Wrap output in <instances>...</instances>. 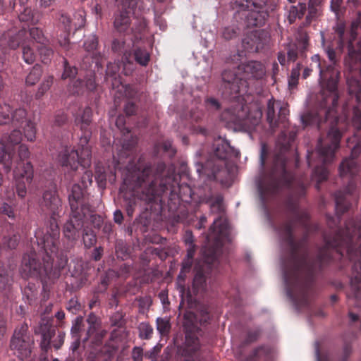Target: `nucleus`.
<instances>
[{
  "mask_svg": "<svg viewBox=\"0 0 361 361\" xmlns=\"http://www.w3.org/2000/svg\"><path fill=\"white\" fill-rule=\"evenodd\" d=\"M331 64H326L319 54L312 56L311 61L319 73V82L322 87L321 101L318 109L311 111L302 116V123L307 126L316 125L318 130L323 128L327 123L329 130L326 136L321 135L316 149L309 152L307 160L310 166L314 167L312 178L317 181L316 188H319V183L326 180L329 171L326 164L332 162L336 152L340 147V141L343 136V123L340 122L336 109L338 105V81L340 75L336 68V51L333 48L326 49Z\"/></svg>",
  "mask_w": 361,
  "mask_h": 361,
  "instance_id": "obj_1",
  "label": "nucleus"
},
{
  "mask_svg": "<svg viewBox=\"0 0 361 361\" xmlns=\"http://www.w3.org/2000/svg\"><path fill=\"white\" fill-rule=\"evenodd\" d=\"M41 209L50 215L49 226L35 231L31 239V248L24 254L20 273L24 278L40 279L42 284V300L49 296L51 284L59 278L61 271L67 262L65 252H59L60 229L58 219L61 216L63 206L55 189L46 190L39 202Z\"/></svg>",
  "mask_w": 361,
  "mask_h": 361,
  "instance_id": "obj_2",
  "label": "nucleus"
},
{
  "mask_svg": "<svg viewBox=\"0 0 361 361\" xmlns=\"http://www.w3.org/2000/svg\"><path fill=\"white\" fill-rule=\"evenodd\" d=\"M126 172L121 190L124 192L128 216H132L137 200L147 203L160 202L163 204L164 195L168 197V206L170 211L178 209L180 200H184L181 191L187 192L191 197V189L188 185H180L178 177L172 167L166 169L165 163L159 161L153 166L145 161L142 157L135 161L130 159L126 166Z\"/></svg>",
  "mask_w": 361,
  "mask_h": 361,
  "instance_id": "obj_3",
  "label": "nucleus"
},
{
  "mask_svg": "<svg viewBox=\"0 0 361 361\" xmlns=\"http://www.w3.org/2000/svg\"><path fill=\"white\" fill-rule=\"evenodd\" d=\"M202 201L209 204L212 213L219 214V216L214 221L207 235L208 240L214 238L215 245L205 247L203 251L204 264L196 268L192 282V288L195 294L213 290L216 286L220 271L218 255L223 245V240L228 234V222L223 217V196L221 194L205 195L202 197Z\"/></svg>",
  "mask_w": 361,
  "mask_h": 361,
  "instance_id": "obj_4",
  "label": "nucleus"
},
{
  "mask_svg": "<svg viewBox=\"0 0 361 361\" xmlns=\"http://www.w3.org/2000/svg\"><path fill=\"white\" fill-rule=\"evenodd\" d=\"M340 49L347 47L348 56L345 59V66L348 71L347 85L348 93L355 102H361V85L358 78H361V12L357 19L352 23L350 30L346 31L343 23H338L335 27Z\"/></svg>",
  "mask_w": 361,
  "mask_h": 361,
  "instance_id": "obj_5",
  "label": "nucleus"
},
{
  "mask_svg": "<svg viewBox=\"0 0 361 361\" xmlns=\"http://www.w3.org/2000/svg\"><path fill=\"white\" fill-rule=\"evenodd\" d=\"M68 202L71 208L69 219L63 227V236L71 243L77 241L82 230V237L85 248H90L97 243L95 233L89 228L84 227V219L91 212V207L84 200V190L78 184L72 186L68 195Z\"/></svg>",
  "mask_w": 361,
  "mask_h": 361,
  "instance_id": "obj_6",
  "label": "nucleus"
},
{
  "mask_svg": "<svg viewBox=\"0 0 361 361\" xmlns=\"http://www.w3.org/2000/svg\"><path fill=\"white\" fill-rule=\"evenodd\" d=\"M213 150L214 154L204 164H197L196 170L200 176H204L209 180H216L224 184L230 174L228 160L238 157L240 152L232 147L227 140L221 137L214 142Z\"/></svg>",
  "mask_w": 361,
  "mask_h": 361,
  "instance_id": "obj_7",
  "label": "nucleus"
},
{
  "mask_svg": "<svg viewBox=\"0 0 361 361\" xmlns=\"http://www.w3.org/2000/svg\"><path fill=\"white\" fill-rule=\"evenodd\" d=\"M30 151L26 145L18 146V153L15 154L12 149L6 150L0 148V164H2L6 173H8L13 164V176L16 183V193L20 198H24L27 195V187L33 179V166L30 161H25L30 157Z\"/></svg>",
  "mask_w": 361,
  "mask_h": 361,
  "instance_id": "obj_8",
  "label": "nucleus"
},
{
  "mask_svg": "<svg viewBox=\"0 0 361 361\" xmlns=\"http://www.w3.org/2000/svg\"><path fill=\"white\" fill-rule=\"evenodd\" d=\"M266 67L260 61H249L238 66L236 71L225 70L222 73L224 93L235 98L247 92V80H262L266 75Z\"/></svg>",
  "mask_w": 361,
  "mask_h": 361,
  "instance_id": "obj_9",
  "label": "nucleus"
},
{
  "mask_svg": "<svg viewBox=\"0 0 361 361\" xmlns=\"http://www.w3.org/2000/svg\"><path fill=\"white\" fill-rule=\"evenodd\" d=\"M210 314L207 307H202L198 314L191 311H186L183 315V328L185 334V341L179 353L185 359L183 361H199L197 355L200 344L197 334L200 331L197 324L204 325L210 320Z\"/></svg>",
  "mask_w": 361,
  "mask_h": 361,
  "instance_id": "obj_10",
  "label": "nucleus"
},
{
  "mask_svg": "<svg viewBox=\"0 0 361 361\" xmlns=\"http://www.w3.org/2000/svg\"><path fill=\"white\" fill-rule=\"evenodd\" d=\"M85 322L87 326L82 317H76L71 328V335L72 337H82V331H85L82 342L85 344L90 341L92 350H94L95 346L99 347L103 343L106 331L101 329L100 319L94 313H90Z\"/></svg>",
  "mask_w": 361,
  "mask_h": 361,
  "instance_id": "obj_11",
  "label": "nucleus"
},
{
  "mask_svg": "<svg viewBox=\"0 0 361 361\" xmlns=\"http://www.w3.org/2000/svg\"><path fill=\"white\" fill-rule=\"evenodd\" d=\"M78 145L80 152L75 147H71L69 142H62V149L58 155V161L61 166L76 171L80 166L85 169L90 165L92 153L88 143L82 146L80 140Z\"/></svg>",
  "mask_w": 361,
  "mask_h": 361,
  "instance_id": "obj_12",
  "label": "nucleus"
},
{
  "mask_svg": "<svg viewBox=\"0 0 361 361\" xmlns=\"http://www.w3.org/2000/svg\"><path fill=\"white\" fill-rule=\"evenodd\" d=\"M261 118L260 111H256L254 116L250 112L245 116L243 109L238 106L226 109L220 115V119L225 126L234 130H252L259 123Z\"/></svg>",
  "mask_w": 361,
  "mask_h": 361,
  "instance_id": "obj_13",
  "label": "nucleus"
},
{
  "mask_svg": "<svg viewBox=\"0 0 361 361\" xmlns=\"http://www.w3.org/2000/svg\"><path fill=\"white\" fill-rule=\"evenodd\" d=\"M116 3L114 28L120 33H126L131 23L130 14L136 15V9L141 12L145 10L143 0H116Z\"/></svg>",
  "mask_w": 361,
  "mask_h": 361,
  "instance_id": "obj_14",
  "label": "nucleus"
},
{
  "mask_svg": "<svg viewBox=\"0 0 361 361\" xmlns=\"http://www.w3.org/2000/svg\"><path fill=\"white\" fill-rule=\"evenodd\" d=\"M127 336L125 327L114 329L111 332L109 341L105 345L102 344L99 347L95 346L94 350H91L87 361H109Z\"/></svg>",
  "mask_w": 361,
  "mask_h": 361,
  "instance_id": "obj_15",
  "label": "nucleus"
},
{
  "mask_svg": "<svg viewBox=\"0 0 361 361\" xmlns=\"http://www.w3.org/2000/svg\"><path fill=\"white\" fill-rule=\"evenodd\" d=\"M53 321L52 318L44 317L35 328V333L42 336L40 347L45 353L51 348V343L56 350H59L64 343L65 333L58 331L56 336V326L53 324Z\"/></svg>",
  "mask_w": 361,
  "mask_h": 361,
  "instance_id": "obj_16",
  "label": "nucleus"
},
{
  "mask_svg": "<svg viewBox=\"0 0 361 361\" xmlns=\"http://www.w3.org/2000/svg\"><path fill=\"white\" fill-rule=\"evenodd\" d=\"M20 235L11 226V231L4 235L0 242V290L8 288L12 282L11 271L4 263L6 249H16L20 242Z\"/></svg>",
  "mask_w": 361,
  "mask_h": 361,
  "instance_id": "obj_17",
  "label": "nucleus"
},
{
  "mask_svg": "<svg viewBox=\"0 0 361 361\" xmlns=\"http://www.w3.org/2000/svg\"><path fill=\"white\" fill-rule=\"evenodd\" d=\"M34 339L28 333V326L23 324L17 328L10 341V349L20 360H23L30 356Z\"/></svg>",
  "mask_w": 361,
  "mask_h": 361,
  "instance_id": "obj_18",
  "label": "nucleus"
},
{
  "mask_svg": "<svg viewBox=\"0 0 361 361\" xmlns=\"http://www.w3.org/2000/svg\"><path fill=\"white\" fill-rule=\"evenodd\" d=\"M27 111L25 109L19 108L15 111L11 110V123L13 127L23 128L25 137L27 141L35 140L36 128L35 123L27 118Z\"/></svg>",
  "mask_w": 361,
  "mask_h": 361,
  "instance_id": "obj_19",
  "label": "nucleus"
},
{
  "mask_svg": "<svg viewBox=\"0 0 361 361\" xmlns=\"http://www.w3.org/2000/svg\"><path fill=\"white\" fill-rule=\"evenodd\" d=\"M126 118L123 116H118L116 120V126L123 135L124 138L122 143V149H121L119 156L121 158L129 157L133 156L135 152V147L137 143V138L130 133L129 128L126 126Z\"/></svg>",
  "mask_w": 361,
  "mask_h": 361,
  "instance_id": "obj_20",
  "label": "nucleus"
},
{
  "mask_svg": "<svg viewBox=\"0 0 361 361\" xmlns=\"http://www.w3.org/2000/svg\"><path fill=\"white\" fill-rule=\"evenodd\" d=\"M288 109L286 106H282L279 101L269 99L267 103V121L270 127L274 129L280 124L286 127Z\"/></svg>",
  "mask_w": 361,
  "mask_h": 361,
  "instance_id": "obj_21",
  "label": "nucleus"
},
{
  "mask_svg": "<svg viewBox=\"0 0 361 361\" xmlns=\"http://www.w3.org/2000/svg\"><path fill=\"white\" fill-rule=\"evenodd\" d=\"M25 34V30H20L14 35L8 34L7 45L11 49H16L21 46L24 61L27 64H32L35 61L36 54L30 47V42L24 39Z\"/></svg>",
  "mask_w": 361,
  "mask_h": 361,
  "instance_id": "obj_22",
  "label": "nucleus"
},
{
  "mask_svg": "<svg viewBox=\"0 0 361 361\" xmlns=\"http://www.w3.org/2000/svg\"><path fill=\"white\" fill-rule=\"evenodd\" d=\"M269 35L264 30H254L246 34L243 39L244 49L249 52H258L269 43Z\"/></svg>",
  "mask_w": 361,
  "mask_h": 361,
  "instance_id": "obj_23",
  "label": "nucleus"
},
{
  "mask_svg": "<svg viewBox=\"0 0 361 361\" xmlns=\"http://www.w3.org/2000/svg\"><path fill=\"white\" fill-rule=\"evenodd\" d=\"M309 46V37L307 35H300L295 42L286 45L288 61L295 62L299 58H305Z\"/></svg>",
  "mask_w": 361,
  "mask_h": 361,
  "instance_id": "obj_24",
  "label": "nucleus"
},
{
  "mask_svg": "<svg viewBox=\"0 0 361 361\" xmlns=\"http://www.w3.org/2000/svg\"><path fill=\"white\" fill-rule=\"evenodd\" d=\"M92 111L90 107H85L83 110L82 116L75 120L76 124L80 125L82 132L80 135V144L84 146L89 143L92 136V130L90 128L92 122Z\"/></svg>",
  "mask_w": 361,
  "mask_h": 361,
  "instance_id": "obj_25",
  "label": "nucleus"
},
{
  "mask_svg": "<svg viewBox=\"0 0 361 361\" xmlns=\"http://www.w3.org/2000/svg\"><path fill=\"white\" fill-rule=\"evenodd\" d=\"M267 0H235L232 6L238 11H259L266 9Z\"/></svg>",
  "mask_w": 361,
  "mask_h": 361,
  "instance_id": "obj_26",
  "label": "nucleus"
},
{
  "mask_svg": "<svg viewBox=\"0 0 361 361\" xmlns=\"http://www.w3.org/2000/svg\"><path fill=\"white\" fill-rule=\"evenodd\" d=\"M111 50L118 55H123V63H132L130 44H126L123 38L114 39L111 44Z\"/></svg>",
  "mask_w": 361,
  "mask_h": 361,
  "instance_id": "obj_27",
  "label": "nucleus"
},
{
  "mask_svg": "<svg viewBox=\"0 0 361 361\" xmlns=\"http://www.w3.org/2000/svg\"><path fill=\"white\" fill-rule=\"evenodd\" d=\"M248 13L246 16V20L248 26L252 27H261L265 23L266 20L269 16V13L267 10L259 11H247Z\"/></svg>",
  "mask_w": 361,
  "mask_h": 361,
  "instance_id": "obj_28",
  "label": "nucleus"
},
{
  "mask_svg": "<svg viewBox=\"0 0 361 361\" xmlns=\"http://www.w3.org/2000/svg\"><path fill=\"white\" fill-rule=\"evenodd\" d=\"M145 10L141 12L136 9V15H135L136 20L131 29L135 37L133 42L141 40L142 35L147 29V22L144 17H142V14L145 13Z\"/></svg>",
  "mask_w": 361,
  "mask_h": 361,
  "instance_id": "obj_29",
  "label": "nucleus"
},
{
  "mask_svg": "<svg viewBox=\"0 0 361 361\" xmlns=\"http://www.w3.org/2000/svg\"><path fill=\"white\" fill-rule=\"evenodd\" d=\"M3 180V176L0 173V186L1 185ZM15 197V193L13 190L11 191L6 190L5 193V198L9 202H3L0 204V214L7 216L8 218L13 219L15 218V213L13 210V205L11 204L13 203V200Z\"/></svg>",
  "mask_w": 361,
  "mask_h": 361,
  "instance_id": "obj_30",
  "label": "nucleus"
},
{
  "mask_svg": "<svg viewBox=\"0 0 361 361\" xmlns=\"http://www.w3.org/2000/svg\"><path fill=\"white\" fill-rule=\"evenodd\" d=\"M120 70L117 63H109L106 70L105 80L107 82H111L112 88L118 87L121 85V77L118 74Z\"/></svg>",
  "mask_w": 361,
  "mask_h": 361,
  "instance_id": "obj_31",
  "label": "nucleus"
},
{
  "mask_svg": "<svg viewBox=\"0 0 361 361\" xmlns=\"http://www.w3.org/2000/svg\"><path fill=\"white\" fill-rule=\"evenodd\" d=\"M22 141V133L18 129H14L10 135H4L1 138V142L5 144V146L2 147L3 149H6V150H10L12 149V151H15V147L20 144Z\"/></svg>",
  "mask_w": 361,
  "mask_h": 361,
  "instance_id": "obj_32",
  "label": "nucleus"
},
{
  "mask_svg": "<svg viewBox=\"0 0 361 361\" xmlns=\"http://www.w3.org/2000/svg\"><path fill=\"white\" fill-rule=\"evenodd\" d=\"M136 42H133V58L137 63L142 66H147L150 61V54L145 47L137 46Z\"/></svg>",
  "mask_w": 361,
  "mask_h": 361,
  "instance_id": "obj_33",
  "label": "nucleus"
},
{
  "mask_svg": "<svg viewBox=\"0 0 361 361\" xmlns=\"http://www.w3.org/2000/svg\"><path fill=\"white\" fill-rule=\"evenodd\" d=\"M18 18L21 22L36 25L39 20V15L37 13H35L31 8L26 7L23 8V11L20 12Z\"/></svg>",
  "mask_w": 361,
  "mask_h": 361,
  "instance_id": "obj_34",
  "label": "nucleus"
},
{
  "mask_svg": "<svg viewBox=\"0 0 361 361\" xmlns=\"http://www.w3.org/2000/svg\"><path fill=\"white\" fill-rule=\"evenodd\" d=\"M115 252L118 258L127 259L130 255V248L123 240H117L115 243Z\"/></svg>",
  "mask_w": 361,
  "mask_h": 361,
  "instance_id": "obj_35",
  "label": "nucleus"
},
{
  "mask_svg": "<svg viewBox=\"0 0 361 361\" xmlns=\"http://www.w3.org/2000/svg\"><path fill=\"white\" fill-rule=\"evenodd\" d=\"M274 353V348L272 346L262 345L254 350L252 357L267 360L272 358Z\"/></svg>",
  "mask_w": 361,
  "mask_h": 361,
  "instance_id": "obj_36",
  "label": "nucleus"
},
{
  "mask_svg": "<svg viewBox=\"0 0 361 361\" xmlns=\"http://www.w3.org/2000/svg\"><path fill=\"white\" fill-rule=\"evenodd\" d=\"M323 0H309L307 20L317 18L320 15Z\"/></svg>",
  "mask_w": 361,
  "mask_h": 361,
  "instance_id": "obj_37",
  "label": "nucleus"
},
{
  "mask_svg": "<svg viewBox=\"0 0 361 361\" xmlns=\"http://www.w3.org/2000/svg\"><path fill=\"white\" fill-rule=\"evenodd\" d=\"M306 10L307 6L304 3H299L297 6H291L289 9V20L293 22L296 18L301 19L304 16Z\"/></svg>",
  "mask_w": 361,
  "mask_h": 361,
  "instance_id": "obj_38",
  "label": "nucleus"
},
{
  "mask_svg": "<svg viewBox=\"0 0 361 361\" xmlns=\"http://www.w3.org/2000/svg\"><path fill=\"white\" fill-rule=\"evenodd\" d=\"M42 72V66L39 64H35L25 79L26 84L30 86L35 85L39 80Z\"/></svg>",
  "mask_w": 361,
  "mask_h": 361,
  "instance_id": "obj_39",
  "label": "nucleus"
},
{
  "mask_svg": "<svg viewBox=\"0 0 361 361\" xmlns=\"http://www.w3.org/2000/svg\"><path fill=\"white\" fill-rule=\"evenodd\" d=\"M157 330L161 336H166L171 329L170 319L167 317H158L156 319Z\"/></svg>",
  "mask_w": 361,
  "mask_h": 361,
  "instance_id": "obj_40",
  "label": "nucleus"
},
{
  "mask_svg": "<svg viewBox=\"0 0 361 361\" xmlns=\"http://www.w3.org/2000/svg\"><path fill=\"white\" fill-rule=\"evenodd\" d=\"M37 51L41 59V61L44 64H48L51 62L54 55V50L47 46V43L39 44L37 47Z\"/></svg>",
  "mask_w": 361,
  "mask_h": 361,
  "instance_id": "obj_41",
  "label": "nucleus"
},
{
  "mask_svg": "<svg viewBox=\"0 0 361 361\" xmlns=\"http://www.w3.org/2000/svg\"><path fill=\"white\" fill-rule=\"evenodd\" d=\"M125 317L126 313L122 310H118L113 313L109 318L111 326L124 328L126 324Z\"/></svg>",
  "mask_w": 361,
  "mask_h": 361,
  "instance_id": "obj_42",
  "label": "nucleus"
},
{
  "mask_svg": "<svg viewBox=\"0 0 361 361\" xmlns=\"http://www.w3.org/2000/svg\"><path fill=\"white\" fill-rule=\"evenodd\" d=\"M98 47V38L96 35H91L84 42V48L85 49L89 52L92 53V56L90 59L92 61H93V58H94L96 60L97 57V48ZM96 63H97V61H96Z\"/></svg>",
  "mask_w": 361,
  "mask_h": 361,
  "instance_id": "obj_43",
  "label": "nucleus"
},
{
  "mask_svg": "<svg viewBox=\"0 0 361 361\" xmlns=\"http://www.w3.org/2000/svg\"><path fill=\"white\" fill-rule=\"evenodd\" d=\"M38 288L35 283H28L23 290V296L26 297L27 302L31 305L35 301L38 295Z\"/></svg>",
  "mask_w": 361,
  "mask_h": 361,
  "instance_id": "obj_44",
  "label": "nucleus"
},
{
  "mask_svg": "<svg viewBox=\"0 0 361 361\" xmlns=\"http://www.w3.org/2000/svg\"><path fill=\"white\" fill-rule=\"evenodd\" d=\"M63 72L61 75L63 80L73 79L78 74V68L75 66H71L66 58H63Z\"/></svg>",
  "mask_w": 361,
  "mask_h": 361,
  "instance_id": "obj_45",
  "label": "nucleus"
},
{
  "mask_svg": "<svg viewBox=\"0 0 361 361\" xmlns=\"http://www.w3.org/2000/svg\"><path fill=\"white\" fill-rule=\"evenodd\" d=\"M137 329L140 338L149 340L152 337L154 329L149 322H143L140 323Z\"/></svg>",
  "mask_w": 361,
  "mask_h": 361,
  "instance_id": "obj_46",
  "label": "nucleus"
},
{
  "mask_svg": "<svg viewBox=\"0 0 361 361\" xmlns=\"http://www.w3.org/2000/svg\"><path fill=\"white\" fill-rule=\"evenodd\" d=\"M204 105L205 109L209 113L213 114L219 111L221 108L220 102L213 97H206Z\"/></svg>",
  "mask_w": 361,
  "mask_h": 361,
  "instance_id": "obj_47",
  "label": "nucleus"
},
{
  "mask_svg": "<svg viewBox=\"0 0 361 361\" xmlns=\"http://www.w3.org/2000/svg\"><path fill=\"white\" fill-rule=\"evenodd\" d=\"M54 78L53 75H48L44 78L42 84L40 85V87L36 92V99H41L43 95L50 89L54 82Z\"/></svg>",
  "mask_w": 361,
  "mask_h": 361,
  "instance_id": "obj_48",
  "label": "nucleus"
},
{
  "mask_svg": "<svg viewBox=\"0 0 361 361\" xmlns=\"http://www.w3.org/2000/svg\"><path fill=\"white\" fill-rule=\"evenodd\" d=\"M29 34L32 41L39 44H44L48 42L47 38L44 36L42 30L37 27L30 29Z\"/></svg>",
  "mask_w": 361,
  "mask_h": 361,
  "instance_id": "obj_49",
  "label": "nucleus"
},
{
  "mask_svg": "<svg viewBox=\"0 0 361 361\" xmlns=\"http://www.w3.org/2000/svg\"><path fill=\"white\" fill-rule=\"evenodd\" d=\"M11 107L7 104H0V126L10 124Z\"/></svg>",
  "mask_w": 361,
  "mask_h": 361,
  "instance_id": "obj_50",
  "label": "nucleus"
},
{
  "mask_svg": "<svg viewBox=\"0 0 361 361\" xmlns=\"http://www.w3.org/2000/svg\"><path fill=\"white\" fill-rule=\"evenodd\" d=\"M301 68L302 64L300 63H298L295 67L292 69L288 78V86L290 88L293 89L298 85Z\"/></svg>",
  "mask_w": 361,
  "mask_h": 361,
  "instance_id": "obj_51",
  "label": "nucleus"
},
{
  "mask_svg": "<svg viewBox=\"0 0 361 361\" xmlns=\"http://www.w3.org/2000/svg\"><path fill=\"white\" fill-rule=\"evenodd\" d=\"M68 91L73 94H80L84 93L85 91L84 80L81 79H77L71 82L68 85Z\"/></svg>",
  "mask_w": 361,
  "mask_h": 361,
  "instance_id": "obj_52",
  "label": "nucleus"
},
{
  "mask_svg": "<svg viewBox=\"0 0 361 361\" xmlns=\"http://www.w3.org/2000/svg\"><path fill=\"white\" fill-rule=\"evenodd\" d=\"M95 180L100 187L105 186L107 179V174L104 167L99 165L95 168Z\"/></svg>",
  "mask_w": 361,
  "mask_h": 361,
  "instance_id": "obj_53",
  "label": "nucleus"
},
{
  "mask_svg": "<svg viewBox=\"0 0 361 361\" xmlns=\"http://www.w3.org/2000/svg\"><path fill=\"white\" fill-rule=\"evenodd\" d=\"M238 35V29L235 26L225 27L222 32L221 36L226 40H231L235 38Z\"/></svg>",
  "mask_w": 361,
  "mask_h": 361,
  "instance_id": "obj_54",
  "label": "nucleus"
},
{
  "mask_svg": "<svg viewBox=\"0 0 361 361\" xmlns=\"http://www.w3.org/2000/svg\"><path fill=\"white\" fill-rule=\"evenodd\" d=\"M261 329L259 328H255L252 329H250L247 332V336L244 341L245 344H250L256 341L261 334Z\"/></svg>",
  "mask_w": 361,
  "mask_h": 361,
  "instance_id": "obj_55",
  "label": "nucleus"
},
{
  "mask_svg": "<svg viewBox=\"0 0 361 361\" xmlns=\"http://www.w3.org/2000/svg\"><path fill=\"white\" fill-rule=\"evenodd\" d=\"M85 90L89 92H94L97 87V84L95 81L94 73H91L87 75L85 80H84Z\"/></svg>",
  "mask_w": 361,
  "mask_h": 361,
  "instance_id": "obj_56",
  "label": "nucleus"
},
{
  "mask_svg": "<svg viewBox=\"0 0 361 361\" xmlns=\"http://www.w3.org/2000/svg\"><path fill=\"white\" fill-rule=\"evenodd\" d=\"M161 148L164 152H166L171 158H172L176 153V149L173 147L171 141L168 140L164 141L161 144Z\"/></svg>",
  "mask_w": 361,
  "mask_h": 361,
  "instance_id": "obj_57",
  "label": "nucleus"
},
{
  "mask_svg": "<svg viewBox=\"0 0 361 361\" xmlns=\"http://www.w3.org/2000/svg\"><path fill=\"white\" fill-rule=\"evenodd\" d=\"M110 283V276L109 273H106L101 276L100 279V284L97 288V292L103 293L104 292Z\"/></svg>",
  "mask_w": 361,
  "mask_h": 361,
  "instance_id": "obj_58",
  "label": "nucleus"
},
{
  "mask_svg": "<svg viewBox=\"0 0 361 361\" xmlns=\"http://www.w3.org/2000/svg\"><path fill=\"white\" fill-rule=\"evenodd\" d=\"M66 309L73 314H76L81 309V305L76 298H71L66 306Z\"/></svg>",
  "mask_w": 361,
  "mask_h": 361,
  "instance_id": "obj_59",
  "label": "nucleus"
},
{
  "mask_svg": "<svg viewBox=\"0 0 361 361\" xmlns=\"http://www.w3.org/2000/svg\"><path fill=\"white\" fill-rule=\"evenodd\" d=\"M58 18L59 22L63 25L66 32H68L71 30V20L68 16L64 13H60Z\"/></svg>",
  "mask_w": 361,
  "mask_h": 361,
  "instance_id": "obj_60",
  "label": "nucleus"
},
{
  "mask_svg": "<svg viewBox=\"0 0 361 361\" xmlns=\"http://www.w3.org/2000/svg\"><path fill=\"white\" fill-rule=\"evenodd\" d=\"M92 173L91 171L85 170L81 178V182L83 188H87L88 185H91L92 183Z\"/></svg>",
  "mask_w": 361,
  "mask_h": 361,
  "instance_id": "obj_61",
  "label": "nucleus"
},
{
  "mask_svg": "<svg viewBox=\"0 0 361 361\" xmlns=\"http://www.w3.org/2000/svg\"><path fill=\"white\" fill-rule=\"evenodd\" d=\"M131 357L133 361H142L143 349L141 347H134L132 350Z\"/></svg>",
  "mask_w": 361,
  "mask_h": 361,
  "instance_id": "obj_62",
  "label": "nucleus"
},
{
  "mask_svg": "<svg viewBox=\"0 0 361 361\" xmlns=\"http://www.w3.org/2000/svg\"><path fill=\"white\" fill-rule=\"evenodd\" d=\"M193 264V259L189 258H185L182 262V267L180 274H186L190 271Z\"/></svg>",
  "mask_w": 361,
  "mask_h": 361,
  "instance_id": "obj_63",
  "label": "nucleus"
},
{
  "mask_svg": "<svg viewBox=\"0 0 361 361\" xmlns=\"http://www.w3.org/2000/svg\"><path fill=\"white\" fill-rule=\"evenodd\" d=\"M137 111V106L133 102H128L124 107V111L127 116L133 115Z\"/></svg>",
  "mask_w": 361,
  "mask_h": 361,
  "instance_id": "obj_64",
  "label": "nucleus"
}]
</instances>
